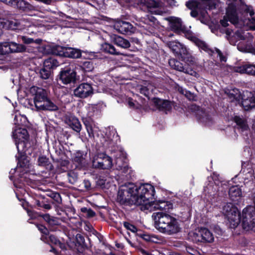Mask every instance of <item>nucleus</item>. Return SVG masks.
I'll return each mask as SVG.
<instances>
[{
  "label": "nucleus",
  "mask_w": 255,
  "mask_h": 255,
  "mask_svg": "<svg viewBox=\"0 0 255 255\" xmlns=\"http://www.w3.org/2000/svg\"><path fill=\"white\" fill-rule=\"evenodd\" d=\"M154 193V187L150 184L137 185L128 183L120 187L117 202L123 206L146 205Z\"/></svg>",
  "instance_id": "nucleus-1"
},
{
  "label": "nucleus",
  "mask_w": 255,
  "mask_h": 255,
  "mask_svg": "<svg viewBox=\"0 0 255 255\" xmlns=\"http://www.w3.org/2000/svg\"><path fill=\"white\" fill-rule=\"evenodd\" d=\"M12 137L18 151V156H16L17 160V166L25 168L28 171L29 168L30 161L27 155H31L33 148L29 140V135L25 128H19L12 132Z\"/></svg>",
  "instance_id": "nucleus-2"
},
{
  "label": "nucleus",
  "mask_w": 255,
  "mask_h": 255,
  "mask_svg": "<svg viewBox=\"0 0 255 255\" xmlns=\"http://www.w3.org/2000/svg\"><path fill=\"white\" fill-rule=\"evenodd\" d=\"M154 227L160 233L173 235L181 232V228L178 220L164 212H158L152 215Z\"/></svg>",
  "instance_id": "nucleus-3"
},
{
  "label": "nucleus",
  "mask_w": 255,
  "mask_h": 255,
  "mask_svg": "<svg viewBox=\"0 0 255 255\" xmlns=\"http://www.w3.org/2000/svg\"><path fill=\"white\" fill-rule=\"evenodd\" d=\"M28 91L38 111L54 112L58 110V106L49 97L48 92L46 89L33 86Z\"/></svg>",
  "instance_id": "nucleus-4"
},
{
  "label": "nucleus",
  "mask_w": 255,
  "mask_h": 255,
  "mask_svg": "<svg viewBox=\"0 0 255 255\" xmlns=\"http://www.w3.org/2000/svg\"><path fill=\"white\" fill-rule=\"evenodd\" d=\"M239 14L248 15V14L252 17L254 14L253 7L247 5L244 0H234L233 2L228 4L226 8V14L229 21L235 24L239 22Z\"/></svg>",
  "instance_id": "nucleus-5"
},
{
  "label": "nucleus",
  "mask_w": 255,
  "mask_h": 255,
  "mask_svg": "<svg viewBox=\"0 0 255 255\" xmlns=\"http://www.w3.org/2000/svg\"><path fill=\"white\" fill-rule=\"evenodd\" d=\"M42 52L45 54H51L72 59L80 58L82 52H84L78 48L62 46L58 44L45 45L42 46Z\"/></svg>",
  "instance_id": "nucleus-6"
},
{
  "label": "nucleus",
  "mask_w": 255,
  "mask_h": 255,
  "mask_svg": "<svg viewBox=\"0 0 255 255\" xmlns=\"http://www.w3.org/2000/svg\"><path fill=\"white\" fill-rule=\"evenodd\" d=\"M112 42L116 45V47L113 44L105 42L102 45V49L105 53L115 55H125L123 49H126L130 47L129 41L118 35H115L112 38Z\"/></svg>",
  "instance_id": "nucleus-7"
},
{
  "label": "nucleus",
  "mask_w": 255,
  "mask_h": 255,
  "mask_svg": "<svg viewBox=\"0 0 255 255\" xmlns=\"http://www.w3.org/2000/svg\"><path fill=\"white\" fill-rule=\"evenodd\" d=\"M255 206H248L242 212V227L247 231L255 232V197L254 199Z\"/></svg>",
  "instance_id": "nucleus-8"
},
{
  "label": "nucleus",
  "mask_w": 255,
  "mask_h": 255,
  "mask_svg": "<svg viewBox=\"0 0 255 255\" xmlns=\"http://www.w3.org/2000/svg\"><path fill=\"white\" fill-rule=\"evenodd\" d=\"M224 210L228 217V226L230 229H235L240 224L241 221V214L238 208L233 204L227 205L224 207Z\"/></svg>",
  "instance_id": "nucleus-9"
},
{
  "label": "nucleus",
  "mask_w": 255,
  "mask_h": 255,
  "mask_svg": "<svg viewBox=\"0 0 255 255\" xmlns=\"http://www.w3.org/2000/svg\"><path fill=\"white\" fill-rule=\"evenodd\" d=\"M56 80L64 85L75 83L78 80L76 71L70 66L61 69L57 76Z\"/></svg>",
  "instance_id": "nucleus-10"
},
{
  "label": "nucleus",
  "mask_w": 255,
  "mask_h": 255,
  "mask_svg": "<svg viewBox=\"0 0 255 255\" xmlns=\"http://www.w3.org/2000/svg\"><path fill=\"white\" fill-rule=\"evenodd\" d=\"M92 165L95 168L109 169L113 166V159L105 152L98 153L93 157Z\"/></svg>",
  "instance_id": "nucleus-11"
},
{
  "label": "nucleus",
  "mask_w": 255,
  "mask_h": 255,
  "mask_svg": "<svg viewBox=\"0 0 255 255\" xmlns=\"http://www.w3.org/2000/svg\"><path fill=\"white\" fill-rule=\"evenodd\" d=\"M169 47L179 60H185L189 63L192 61V56L187 51L186 47L180 42L176 41L170 42Z\"/></svg>",
  "instance_id": "nucleus-12"
},
{
  "label": "nucleus",
  "mask_w": 255,
  "mask_h": 255,
  "mask_svg": "<svg viewBox=\"0 0 255 255\" xmlns=\"http://www.w3.org/2000/svg\"><path fill=\"white\" fill-rule=\"evenodd\" d=\"M192 112L195 113L197 121L203 124L205 126H211L213 124L214 121L212 117L209 113L205 110L196 105H192L190 107Z\"/></svg>",
  "instance_id": "nucleus-13"
},
{
  "label": "nucleus",
  "mask_w": 255,
  "mask_h": 255,
  "mask_svg": "<svg viewBox=\"0 0 255 255\" xmlns=\"http://www.w3.org/2000/svg\"><path fill=\"white\" fill-rule=\"evenodd\" d=\"M169 65L173 69L178 70L179 71L183 72L192 75L194 73H195L191 66L193 65L194 60L193 58L192 57V61L187 62L185 60H177L175 59H170L168 61Z\"/></svg>",
  "instance_id": "nucleus-14"
},
{
  "label": "nucleus",
  "mask_w": 255,
  "mask_h": 255,
  "mask_svg": "<svg viewBox=\"0 0 255 255\" xmlns=\"http://www.w3.org/2000/svg\"><path fill=\"white\" fill-rule=\"evenodd\" d=\"M26 47L22 44L14 42H6L0 44V55L10 53H18L26 51Z\"/></svg>",
  "instance_id": "nucleus-15"
},
{
  "label": "nucleus",
  "mask_w": 255,
  "mask_h": 255,
  "mask_svg": "<svg viewBox=\"0 0 255 255\" xmlns=\"http://www.w3.org/2000/svg\"><path fill=\"white\" fill-rule=\"evenodd\" d=\"M193 238L196 243H211L214 240L213 234L206 228H201L194 233Z\"/></svg>",
  "instance_id": "nucleus-16"
},
{
  "label": "nucleus",
  "mask_w": 255,
  "mask_h": 255,
  "mask_svg": "<svg viewBox=\"0 0 255 255\" xmlns=\"http://www.w3.org/2000/svg\"><path fill=\"white\" fill-rule=\"evenodd\" d=\"M126 153L122 150H119L117 155L115 156V166L116 169L121 170L123 173H127L129 167L128 163Z\"/></svg>",
  "instance_id": "nucleus-17"
},
{
  "label": "nucleus",
  "mask_w": 255,
  "mask_h": 255,
  "mask_svg": "<svg viewBox=\"0 0 255 255\" xmlns=\"http://www.w3.org/2000/svg\"><path fill=\"white\" fill-rule=\"evenodd\" d=\"M114 27L120 33L125 34L134 33L135 30V27L130 22L119 18L115 20Z\"/></svg>",
  "instance_id": "nucleus-18"
},
{
  "label": "nucleus",
  "mask_w": 255,
  "mask_h": 255,
  "mask_svg": "<svg viewBox=\"0 0 255 255\" xmlns=\"http://www.w3.org/2000/svg\"><path fill=\"white\" fill-rule=\"evenodd\" d=\"M87 153L84 151L77 150L73 155L72 161L77 164L79 169H86L88 166V161L86 159Z\"/></svg>",
  "instance_id": "nucleus-19"
},
{
  "label": "nucleus",
  "mask_w": 255,
  "mask_h": 255,
  "mask_svg": "<svg viewBox=\"0 0 255 255\" xmlns=\"http://www.w3.org/2000/svg\"><path fill=\"white\" fill-rule=\"evenodd\" d=\"M93 93V89L91 84L83 83L80 84L74 90V94L76 97L85 98Z\"/></svg>",
  "instance_id": "nucleus-20"
},
{
  "label": "nucleus",
  "mask_w": 255,
  "mask_h": 255,
  "mask_svg": "<svg viewBox=\"0 0 255 255\" xmlns=\"http://www.w3.org/2000/svg\"><path fill=\"white\" fill-rule=\"evenodd\" d=\"M152 101L154 106L160 111L167 114L168 112H170L172 110L173 103L169 100L155 97L152 99Z\"/></svg>",
  "instance_id": "nucleus-21"
},
{
  "label": "nucleus",
  "mask_w": 255,
  "mask_h": 255,
  "mask_svg": "<svg viewBox=\"0 0 255 255\" xmlns=\"http://www.w3.org/2000/svg\"><path fill=\"white\" fill-rule=\"evenodd\" d=\"M154 195L152 198L149 200V203L146 205L149 204L150 206L153 207L155 209L164 211L165 212L168 211L170 209L173 208V204L168 201L164 200H159L152 201V200L154 198Z\"/></svg>",
  "instance_id": "nucleus-22"
},
{
  "label": "nucleus",
  "mask_w": 255,
  "mask_h": 255,
  "mask_svg": "<svg viewBox=\"0 0 255 255\" xmlns=\"http://www.w3.org/2000/svg\"><path fill=\"white\" fill-rule=\"evenodd\" d=\"M0 23L2 28L7 30L16 31L22 29V25L18 19L3 18Z\"/></svg>",
  "instance_id": "nucleus-23"
},
{
  "label": "nucleus",
  "mask_w": 255,
  "mask_h": 255,
  "mask_svg": "<svg viewBox=\"0 0 255 255\" xmlns=\"http://www.w3.org/2000/svg\"><path fill=\"white\" fill-rule=\"evenodd\" d=\"M229 195L230 199L238 204L241 202L243 197L242 191L238 185L232 186L229 190Z\"/></svg>",
  "instance_id": "nucleus-24"
},
{
  "label": "nucleus",
  "mask_w": 255,
  "mask_h": 255,
  "mask_svg": "<svg viewBox=\"0 0 255 255\" xmlns=\"http://www.w3.org/2000/svg\"><path fill=\"white\" fill-rule=\"evenodd\" d=\"M39 216L42 217L48 225L51 231H55L57 227L60 225L59 220L57 218L51 216L49 214H40Z\"/></svg>",
  "instance_id": "nucleus-25"
},
{
  "label": "nucleus",
  "mask_w": 255,
  "mask_h": 255,
  "mask_svg": "<svg viewBox=\"0 0 255 255\" xmlns=\"http://www.w3.org/2000/svg\"><path fill=\"white\" fill-rule=\"evenodd\" d=\"M11 6L23 11H29L34 9L33 5L25 0H13Z\"/></svg>",
  "instance_id": "nucleus-26"
},
{
  "label": "nucleus",
  "mask_w": 255,
  "mask_h": 255,
  "mask_svg": "<svg viewBox=\"0 0 255 255\" xmlns=\"http://www.w3.org/2000/svg\"><path fill=\"white\" fill-rule=\"evenodd\" d=\"M170 25L171 30L177 34H180L185 28V26L182 25L181 20L179 18L172 19L170 21Z\"/></svg>",
  "instance_id": "nucleus-27"
},
{
  "label": "nucleus",
  "mask_w": 255,
  "mask_h": 255,
  "mask_svg": "<svg viewBox=\"0 0 255 255\" xmlns=\"http://www.w3.org/2000/svg\"><path fill=\"white\" fill-rule=\"evenodd\" d=\"M37 165L44 167L46 170L52 171L54 170V166L49 159L45 155H40L37 159Z\"/></svg>",
  "instance_id": "nucleus-28"
},
{
  "label": "nucleus",
  "mask_w": 255,
  "mask_h": 255,
  "mask_svg": "<svg viewBox=\"0 0 255 255\" xmlns=\"http://www.w3.org/2000/svg\"><path fill=\"white\" fill-rule=\"evenodd\" d=\"M66 123L68 126L75 131L77 133H79L80 132L82 128V126L78 118L75 117H70L68 120H67Z\"/></svg>",
  "instance_id": "nucleus-29"
},
{
  "label": "nucleus",
  "mask_w": 255,
  "mask_h": 255,
  "mask_svg": "<svg viewBox=\"0 0 255 255\" xmlns=\"http://www.w3.org/2000/svg\"><path fill=\"white\" fill-rule=\"evenodd\" d=\"M237 72L241 74H247L255 76V65L245 64L237 68Z\"/></svg>",
  "instance_id": "nucleus-30"
},
{
  "label": "nucleus",
  "mask_w": 255,
  "mask_h": 255,
  "mask_svg": "<svg viewBox=\"0 0 255 255\" xmlns=\"http://www.w3.org/2000/svg\"><path fill=\"white\" fill-rule=\"evenodd\" d=\"M136 236L147 242L157 243V240H158L155 235L148 234L140 230L137 232Z\"/></svg>",
  "instance_id": "nucleus-31"
},
{
  "label": "nucleus",
  "mask_w": 255,
  "mask_h": 255,
  "mask_svg": "<svg viewBox=\"0 0 255 255\" xmlns=\"http://www.w3.org/2000/svg\"><path fill=\"white\" fill-rule=\"evenodd\" d=\"M194 44L199 48L200 50H203L210 55L214 53V50L210 48L209 46L204 41L198 38L196 39Z\"/></svg>",
  "instance_id": "nucleus-32"
},
{
  "label": "nucleus",
  "mask_w": 255,
  "mask_h": 255,
  "mask_svg": "<svg viewBox=\"0 0 255 255\" xmlns=\"http://www.w3.org/2000/svg\"><path fill=\"white\" fill-rule=\"evenodd\" d=\"M17 41L18 43H23L25 44H40L42 40L38 38L35 40L26 36L18 35L17 36Z\"/></svg>",
  "instance_id": "nucleus-33"
},
{
  "label": "nucleus",
  "mask_w": 255,
  "mask_h": 255,
  "mask_svg": "<svg viewBox=\"0 0 255 255\" xmlns=\"http://www.w3.org/2000/svg\"><path fill=\"white\" fill-rule=\"evenodd\" d=\"M78 66L84 73L92 72L94 68V63L91 60L81 62L78 65Z\"/></svg>",
  "instance_id": "nucleus-34"
},
{
  "label": "nucleus",
  "mask_w": 255,
  "mask_h": 255,
  "mask_svg": "<svg viewBox=\"0 0 255 255\" xmlns=\"http://www.w3.org/2000/svg\"><path fill=\"white\" fill-rule=\"evenodd\" d=\"M59 65V62L54 57L50 56L46 59L43 62V66L52 70Z\"/></svg>",
  "instance_id": "nucleus-35"
},
{
  "label": "nucleus",
  "mask_w": 255,
  "mask_h": 255,
  "mask_svg": "<svg viewBox=\"0 0 255 255\" xmlns=\"http://www.w3.org/2000/svg\"><path fill=\"white\" fill-rule=\"evenodd\" d=\"M234 121L242 130H246L248 129L249 126L246 120L240 116H235L234 118Z\"/></svg>",
  "instance_id": "nucleus-36"
},
{
  "label": "nucleus",
  "mask_w": 255,
  "mask_h": 255,
  "mask_svg": "<svg viewBox=\"0 0 255 255\" xmlns=\"http://www.w3.org/2000/svg\"><path fill=\"white\" fill-rule=\"evenodd\" d=\"M49 241L53 245L58 246L62 250H66V247L64 243H62L59 239L54 235H50L48 237Z\"/></svg>",
  "instance_id": "nucleus-37"
},
{
  "label": "nucleus",
  "mask_w": 255,
  "mask_h": 255,
  "mask_svg": "<svg viewBox=\"0 0 255 255\" xmlns=\"http://www.w3.org/2000/svg\"><path fill=\"white\" fill-rule=\"evenodd\" d=\"M76 241L77 244L79 246H80L82 249L85 250L89 249V246L88 244L85 242L84 237L80 234H77L76 236Z\"/></svg>",
  "instance_id": "nucleus-38"
},
{
  "label": "nucleus",
  "mask_w": 255,
  "mask_h": 255,
  "mask_svg": "<svg viewBox=\"0 0 255 255\" xmlns=\"http://www.w3.org/2000/svg\"><path fill=\"white\" fill-rule=\"evenodd\" d=\"M83 121L88 133L89 137L90 138H94V129L92 127L91 121L90 119H83Z\"/></svg>",
  "instance_id": "nucleus-39"
},
{
  "label": "nucleus",
  "mask_w": 255,
  "mask_h": 255,
  "mask_svg": "<svg viewBox=\"0 0 255 255\" xmlns=\"http://www.w3.org/2000/svg\"><path fill=\"white\" fill-rule=\"evenodd\" d=\"M67 174L69 183L73 185L77 181L78 178L77 172L74 170H71L68 171Z\"/></svg>",
  "instance_id": "nucleus-40"
},
{
  "label": "nucleus",
  "mask_w": 255,
  "mask_h": 255,
  "mask_svg": "<svg viewBox=\"0 0 255 255\" xmlns=\"http://www.w3.org/2000/svg\"><path fill=\"white\" fill-rule=\"evenodd\" d=\"M69 164V161L67 159H57V167L60 171H65Z\"/></svg>",
  "instance_id": "nucleus-41"
},
{
  "label": "nucleus",
  "mask_w": 255,
  "mask_h": 255,
  "mask_svg": "<svg viewBox=\"0 0 255 255\" xmlns=\"http://www.w3.org/2000/svg\"><path fill=\"white\" fill-rule=\"evenodd\" d=\"M51 74V70L46 68L43 66V67L40 70L39 76L43 79H48Z\"/></svg>",
  "instance_id": "nucleus-42"
},
{
  "label": "nucleus",
  "mask_w": 255,
  "mask_h": 255,
  "mask_svg": "<svg viewBox=\"0 0 255 255\" xmlns=\"http://www.w3.org/2000/svg\"><path fill=\"white\" fill-rule=\"evenodd\" d=\"M186 6L189 9H199L200 2L197 0H189L186 2Z\"/></svg>",
  "instance_id": "nucleus-43"
},
{
  "label": "nucleus",
  "mask_w": 255,
  "mask_h": 255,
  "mask_svg": "<svg viewBox=\"0 0 255 255\" xmlns=\"http://www.w3.org/2000/svg\"><path fill=\"white\" fill-rule=\"evenodd\" d=\"M81 212L85 214L87 218H92L96 216L95 212L91 208L82 207L81 208Z\"/></svg>",
  "instance_id": "nucleus-44"
},
{
  "label": "nucleus",
  "mask_w": 255,
  "mask_h": 255,
  "mask_svg": "<svg viewBox=\"0 0 255 255\" xmlns=\"http://www.w3.org/2000/svg\"><path fill=\"white\" fill-rule=\"evenodd\" d=\"M181 33H183L186 38L190 40L194 43L195 42L196 39H198V37L193 35L192 32L189 30H187L186 28L184 29V31H182Z\"/></svg>",
  "instance_id": "nucleus-45"
},
{
  "label": "nucleus",
  "mask_w": 255,
  "mask_h": 255,
  "mask_svg": "<svg viewBox=\"0 0 255 255\" xmlns=\"http://www.w3.org/2000/svg\"><path fill=\"white\" fill-rule=\"evenodd\" d=\"M123 225L124 227L128 230H129L132 233H135L136 236L137 235V232L139 230L134 225L128 222H124Z\"/></svg>",
  "instance_id": "nucleus-46"
},
{
  "label": "nucleus",
  "mask_w": 255,
  "mask_h": 255,
  "mask_svg": "<svg viewBox=\"0 0 255 255\" xmlns=\"http://www.w3.org/2000/svg\"><path fill=\"white\" fill-rule=\"evenodd\" d=\"M48 196L56 203L60 204L62 202V199L60 194L56 192H52Z\"/></svg>",
  "instance_id": "nucleus-47"
},
{
  "label": "nucleus",
  "mask_w": 255,
  "mask_h": 255,
  "mask_svg": "<svg viewBox=\"0 0 255 255\" xmlns=\"http://www.w3.org/2000/svg\"><path fill=\"white\" fill-rule=\"evenodd\" d=\"M140 2L141 4L148 8L156 7V2L154 0H140Z\"/></svg>",
  "instance_id": "nucleus-48"
},
{
  "label": "nucleus",
  "mask_w": 255,
  "mask_h": 255,
  "mask_svg": "<svg viewBox=\"0 0 255 255\" xmlns=\"http://www.w3.org/2000/svg\"><path fill=\"white\" fill-rule=\"evenodd\" d=\"M242 98V105L245 111L251 110V105L250 104L247 98H245V96Z\"/></svg>",
  "instance_id": "nucleus-49"
},
{
  "label": "nucleus",
  "mask_w": 255,
  "mask_h": 255,
  "mask_svg": "<svg viewBox=\"0 0 255 255\" xmlns=\"http://www.w3.org/2000/svg\"><path fill=\"white\" fill-rule=\"evenodd\" d=\"M36 227L43 234L47 235L49 234V230L45 226L41 224H37Z\"/></svg>",
  "instance_id": "nucleus-50"
},
{
  "label": "nucleus",
  "mask_w": 255,
  "mask_h": 255,
  "mask_svg": "<svg viewBox=\"0 0 255 255\" xmlns=\"http://www.w3.org/2000/svg\"><path fill=\"white\" fill-rule=\"evenodd\" d=\"M247 98L250 104L251 105V109L255 108V96L252 94V93H250V96Z\"/></svg>",
  "instance_id": "nucleus-51"
},
{
  "label": "nucleus",
  "mask_w": 255,
  "mask_h": 255,
  "mask_svg": "<svg viewBox=\"0 0 255 255\" xmlns=\"http://www.w3.org/2000/svg\"><path fill=\"white\" fill-rule=\"evenodd\" d=\"M95 232H96V237L98 239L99 242L102 243L103 245H106V240L105 239L104 237L96 230H95Z\"/></svg>",
  "instance_id": "nucleus-52"
},
{
  "label": "nucleus",
  "mask_w": 255,
  "mask_h": 255,
  "mask_svg": "<svg viewBox=\"0 0 255 255\" xmlns=\"http://www.w3.org/2000/svg\"><path fill=\"white\" fill-rule=\"evenodd\" d=\"M228 21H229L228 17L226 15V16H224L223 19H221L220 21V23L221 25L224 27H227L229 25Z\"/></svg>",
  "instance_id": "nucleus-53"
},
{
  "label": "nucleus",
  "mask_w": 255,
  "mask_h": 255,
  "mask_svg": "<svg viewBox=\"0 0 255 255\" xmlns=\"http://www.w3.org/2000/svg\"><path fill=\"white\" fill-rule=\"evenodd\" d=\"M83 184L86 190L90 191L92 189L91 182L89 180H84Z\"/></svg>",
  "instance_id": "nucleus-54"
},
{
  "label": "nucleus",
  "mask_w": 255,
  "mask_h": 255,
  "mask_svg": "<svg viewBox=\"0 0 255 255\" xmlns=\"http://www.w3.org/2000/svg\"><path fill=\"white\" fill-rule=\"evenodd\" d=\"M198 9H191L190 12V15L194 18L197 17L199 15Z\"/></svg>",
  "instance_id": "nucleus-55"
},
{
  "label": "nucleus",
  "mask_w": 255,
  "mask_h": 255,
  "mask_svg": "<svg viewBox=\"0 0 255 255\" xmlns=\"http://www.w3.org/2000/svg\"><path fill=\"white\" fill-rule=\"evenodd\" d=\"M140 92L141 94H143L145 96H147L149 92L148 90L146 87H143L140 88Z\"/></svg>",
  "instance_id": "nucleus-56"
},
{
  "label": "nucleus",
  "mask_w": 255,
  "mask_h": 255,
  "mask_svg": "<svg viewBox=\"0 0 255 255\" xmlns=\"http://www.w3.org/2000/svg\"><path fill=\"white\" fill-rule=\"evenodd\" d=\"M28 215L31 218H34L36 217V216L35 215L36 213H35L33 211L27 210Z\"/></svg>",
  "instance_id": "nucleus-57"
},
{
  "label": "nucleus",
  "mask_w": 255,
  "mask_h": 255,
  "mask_svg": "<svg viewBox=\"0 0 255 255\" xmlns=\"http://www.w3.org/2000/svg\"><path fill=\"white\" fill-rule=\"evenodd\" d=\"M50 252H52L54 253L55 255H58L59 252L53 246H51V249L49 251Z\"/></svg>",
  "instance_id": "nucleus-58"
},
{
  "label": "nucleus",
  "mask_w": 255,
  "mask_h": 255,
  "mask_svg": "<svg viewBox=\"0 0 255 255\" xmlns=\"http://www.w3.org/2000/svg\"><path fill=\"white\" fill-rule=\"evenodd\" d=\"M13 0H0V1H1L7 5H12Z\"/></svg>",
  "instance_id": "nucleus-59"
},
{
  "label": "nucleus",
  "mask_w": 255,
  "mask_h": 255,
  "mask_svg": "<svg viewBox=\"0 0 255 255\" xmlns=\"http://www.w3.org/2000/svg\"><path fill=\"white\" fill-rule=\"evenodd\" d=\"M43 202H44L43 201H41L40 200H36L35 201V204L36 205V206L38 207L42 208V204H43Z\"/></svg>",
  "instance_id": "nucleus-60"
},
{
  "label": "nucleus",
  "mask_w": 255,
  "mask_h": 255,
  "mask_svg": "<svg viewBox=\"0 0 255 255\" xmlns=\"http://www.w3.org/2000/svg\"><path fill=\"white\" fill-rule=\"evenodd\" d=\"M44 209H47V210H49L50 209H51V206L50 204H46L44 202H43V204H42V207Z\"/></svg>",
  "instance_id": "nucleus-61"
},
{
  "label": "nucleus",
  "mask_w": 255,
  "mask_h": 255,
  "mask_svg": "<svg viewBox=\"0 0 255 255\" xmlns=\"http://www.w3.org/2000/svg\"><path fill=\"white\" fill-rule=\"evenodd\" d=\"M128 104L130 107H133L134 106V104L132 101V99L130 98L128 100Z\"/></svg>",
  "instance_id": "nucleus-62"
},
{
  "label": "nucleus",
  "mask_w": 255,
  "mask_h": 255,
  "mask_svg": "<svg viewBox=\"0 0 255 255\" xmlns=\"http://www.w3.org/2000/svg\"><path fill=\"white\" fill-rule=\"evenodd\" d=\"M140 252L141 253V254L143 255H150V253L148 252L147 251H145L143 249H140L139 250Z\"/></svg>",
  "instance_id": "nucleus-63"
},
{
  "label": "nucleus",
  "mask_w": 255,
  "mask_h": 255,
  "mask_svg": "<svg viewBox=\"0 0 255 255\" xmlns=\"http://www.w3.org/2000/svg\"><path fill=\"white\" fill-rule=\"evenodd\" d=\"M233 32V30L230 28H227L225 31V33L227 35H230Z\"/></svg>",
  "instance_id": "nucleus-64"
}]
</instances>
